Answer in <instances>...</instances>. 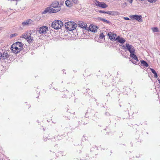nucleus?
Instances as JSON below:
<instances>
[{
    "instance_id": "f257e3e1",
    "label": "nucleus",
    "mask_w": 160,
    "mask_h": 160,
    "mask_svg": "<svg viewBox=\"0 0 160 160\" xmlns=\"http://www.w3.org/2000/svg\"><path fill=\"white\" fill-rule=\"evenodd\" d=\"M23 45L20 42H17L13 44L11 47V49L13 52L18 53L23 49Z\"/></svg>"
},
{
    "instance_id": "f03ea898",
    "label": "nucleus",
    "mask_w": 160,
    "mask_h": 160,
    "mask_svg": "<svg viewBox=\"0 0 160 160\" xmlns=\"http://www.w3.org/2000/svg\"><path fill=\"white\" fill-rule=\"evenodd\" d=\"M65 28L68 30L72 31L75 29L77 25L73 22H69L66 23L65 24Z\"/></svg>"
},
{
    "instance_id": "7ed1b4c3",
    "label": "nucleus",
    "mask_w": 160,
    "mask_h": 160,
    "mask_svg": "<svg viewBox=\"0 0 160 160\" xmlns=\"http://www.w3.org/2000/svg\"><path fill=\"white\" fill-rule=\"evenodd\" d=\"M63 25V22L61 21L58 20L53 22L51 27L54 29L58 30L60 29Z\"/></svg>"
},
{
    "instance_id": "20e7f679",
    "label": "nucleus",
    "mask_w": 160,
    "mask_h": 160,
    "mask_svg": "<svg viewBox=\"0 0 160 160\" xmlns=\"http://www.w3.org/2000/svg\"><path fill=\"white\" fill-rule=\"evenodd\" d=\"M61 9L60 7H58L57 9H54L51 7H48L45 9L43 13H45L47 12L50 13H55L60 11Z\"/></svg>"
},
{
    "instance_id": "39448f33",
    "label": "nucleus",
    "mask_w": 160,
    "mask_h": 160,
    "mask_svg": "<svg viewBox=\"0 0 160 160\" xmlns=\"http://www.w3.org/2000/svg\"><path fill=\"white\" fill-rule=\"evenodd\" d=\"M94 2L95 5L102 8H104L108 7L107 5L103 2H99L97 0H95Z\"/></svg>"
},
{
    "instance_id": "423d86ee",
    "label": "nucleus",
    "mask_w": 160,
    "mask_h": 160,
    "mask_svg": "<svg viewBox=\"0 0 160 160\" xmlns=\"http://www.w3.org/2000/svg\"><path fill=\"white\" fill-rule=\"evenodd\" d=\"M125 49H127L129 51L130 54L132 53H135V50L134 47L128 43H126V46H123Z\"/></svg>"
},
{
    "instance_id": "0eeeda50",
    "label": "nucleus",
    "mask_w": 160,
    "mask_h": 160,
    "mask_svg": "<svg viewBox=\"0 0 160 160\" xmlns=\"http://www.w3.org/2000/svg\"><path fill=\"white\" fill-rule=\"evenodd\" d=\"M48 30V27L47 26H43L39 28L38 31L40 34H45L47 33Z\"/></svg>"
},
{
    "instance_id": "6e6552de",
    "label": "nucleus",
    "mask_w": 160,
    "mask_h": 160,
    "mask_svg": "<svg viewBox=\"0 0 160 160\" xmlns=\"http://www.w3.org/2000/svg\"><path fill=\"white\" fill-rule=\"evenodd\" d=\"M129 17L131 18L136 20L138 22H142V17L141 15H132L129 16Z\"/></svg>"
},
{
    "instance_id": "1a4fd4ad",
    "label": "nucleus",
    "mask_w": 160,
    "mask_h": 160,
    "mask_svg": "<svg viewBox=\"0 0 160 160\" xmlns=\"http://www.w3.org/2000/svg\"><path fill=\"white\" fill-rule=\"evenodd\" d=\"M28 35L27 36L26 39L29 43L32 42L33 40V38L31 36L32 33V31L30 30L27 32Z\"/></svg>"
},
{
    "instance_id": "9d476101",
    "label": "nucleus",
    "mask_w": 160,
    "mask_h": 160,
    "mask_svg": "<svg viewBox=\"0 0 160 160\" xmlns=\"http://www.w3.org/2000/svg\"><path fill=\"white\" fill-rule=\"evenodd\" d=\"M78 26L84 29H85L87 30H89V28H88V27H87V24L83 22H79L78 23Z\"/></svg>"
},
{
    "instance_id": "9b49d317",
    "label": "nucleus",
    "mask_w": 160,
    "mask_h": 160,
    "mask_svg": "<svg viewBox=\"0 0 160 160\" xmlns=\"http://www.w3.org/2000/svg\"><path fill=\"white\" fill-rule=\"evenodd\" d=\"M32 22L33 21L32 20L30 19H28L22 22V25L23 27L27 26L30 25Z\"/></svg>"
},
{
    "instance_id": "f8f14e48",
    "label": "nucleus",
    "mask_w": 160,
    "mask_h": 160,
    "mask_svg": "<svg viewBox=\"0 0 160 160\" xmlns=\"http://www.w3.org/2000/svg\"><path fill=\"white\" fill-rule=\"evenodd\" d=\"M135 53H132L130 54V57L132 58L134 60V62H132L133 63L135 64H137L138 62V59L137 57L135 54Z\"/></svg>"
},
{
    "instance_id": "ddd939ff",
    "label": "nucleus",
    "mask_w": 160,
    "mask_h": 160,
    "mask_svg": "<svg viewBox=\"0 0 160 160\" xmlns=\"http://www.w3.org/2000/svg\"><path fill=\"white\" fill-rule=\"evenodd\" d=\"M108 35L111 40H115V39L116 38V37L117 36V34L115 33H112L111 32H109L108 33Z\"/></svg>"
},
{
    "instance_id": "4468645a",
    "label": "nucleus",
    "mask_w": 160,
    "mask_h": 160,
    "mask_svg": "<svg viewBox=\"0 0 160 160\" xmlns=\"http://www.w3.org/2000/svg\"><path fill=\"white\" fill-rule=\"evenodd\" d=\"M59 2L58 1H55L53 2L51 4L50 6L55 8L57 9L58 7H60L61 6H59Z\"/></svg>"
},
{
    "instance_id": "2eb2a0df",
    "label": "nucleus",
    "mask_w": 160,
    "mask_h": 160,
    "mask_svg": "<svg viewBox=\"0 0 160 160\" xmlns=\"http://www.w3.org/2000/svg\"><path fill=\"white\" fill-rule=\"evenodd\" d=\"M88 28H89V30H90V31H91L93 32H97V27L96 26H92V25H91V27H88Z\"/></svg>"
},
{
    "instance_id": "dca6fc26",
    "label": "nucleus",
    "mask_w": 160,
    "mask_h": 160,
    "mask_svg": "<svg viewBox=\"0 0 160 160\" xmlns=\"http://www.w3.org/2000/svg\"><path fill=\"white\" fill-rule=\"evenodd\" d=\"M115 40H117L121 43H123L125 42V40L124 39L122 38H120L119 36H118L115 39Z\"/></svg>"
},
{
    "instance_id": "f3484780",
    "label": "nucleus",
    "mask_w": 160,
    "mask_h": 160,
    "mask_svg": "<svg viewBox=\"0 0 160 160\" xmlns=\"http://www.w3.org/2000/svg\"><path fill=\"white\" fill-rule=\"evenodd\" d=\"M65 3L67 6L69 7H71L72 6V4L69 0H66L65 2Z\"/></svg>"
},
{
    "instance_id": "a211bd4d",
    "label": "nucleus",
    "mask_w": 160,
    "mask_h": 160,
    "mask_svg": "<svg viewBox=\"0 0 160 160\" xmlns=\"http://www.w3.org/2000/svg\"><path fill=\"white\" fill-rule=\"evenodd\" d=\"M8 54L7 52H4L3 54H2V59H5L8 58Z\"/></svg>"
},
{
    "instance_id": "6ab92c4d",
    "label": "nucleus",
    "mask_w": 160,
    "mask_h": 160,
    "mask_svg": "<svg viewBox=\"0 0 160 160\" xmlns=\"http://www.w3.org/2000/svg\"><path fill=\"white\" fill-rule=\"evenodd\" d=\"M141 63L142 64V66L144 67H147L148 65L147 63L144 60H142L140 61Z\"/></svg>"
},
{
    "instance_id": "aec40b11",
    "label": "nucleus",
    "mask_w": 160,
    "mask_h": 160,
    "mask_svg": "<svg viewBox=\"0 0 160 160\" xmlns=\"http://www.w3.org/2000/svg\"><path fill=\"white\" fill-rule=\"evenodd\" d=\"M151 72L154 74V77L156 78H158L157 74L154 69L152 68L150 69Z\"/></svg>"
},
{
    "instance_id": "412c9836",
    "label": "nucleus",
    "mask_w": 160,
    "mask_h": 160,
    "mask_svg": "<svg viewBox=\"0 0 160 160\" xmlns=\"http://www.w3.org/2000/svg\"><path fill=\"white\" fill-rule=\"evenodd\" d=\"M152 29L154 32H159V30L157 27L152 28Z\"/></svg>"
},
{
    "instance_id": "4be33fe9",
    "label": "nucleus",
    "mask_w": 160,
    "mask_h": 160,
    "mask_svg": "<svg viewBox=\"0 0 160 160\" xmlns=\"http://www.w3.org/2000/svg\"><path fill=\"white\" fill-rule=\"evenodd\" d=\"M114 12L113 11H108L106 12V13H107L109 15H114Z\"/></svg>"
},
{
    "instance_id": "5701e85b",
    "label": "nucleus",
    "mask_w": 160,
    "mask_h": 160,
    "mask_svg": "<svg viewBox=\"0 0 160 160\" xmlns=\"http://www.w3.org/2000/svg\"><path fill=\"white\" fill-rule=\"evenodd\" d=\"M28 35L27 32H26V33H25L23 34L22 36H21V38H25L26 39L27 36Z\"/></svg>"
},
{
    "instance_id": "b1692460",
    "label": "nucleus",
    "mask_w": 160,
    "mask_h": 160,
    "mask_svg": "<svg viewBox=\"0 0 160 160\" xmlns=\"http://www.w3.org/2000/svg\"><path fill=\"white\" fill-rule=\"evenodd\" d=\"M105 36L103 34V33H102L100 34L99 38L101 39H103L104 38Z\"/></svg>"
},
{
    "instance_id": "393cba45",
    "label": "nucleus",
    "mask_w": 160,
    "mask_h": 160,
    "mask_svg": "<svg viewBox=\"0 0 160 160\" xmlns=\"http://www.w3.org/2000/svg\"><path fill=\"white\" fill-rule=\"evenodd\" d=\"M72 1L74 3L76 4H78L79 3V1L78 0H72Z\"/></svg>"
},
{
    "instance_id": "a878e982",
    "label": "nucleus",
    "mask_w": 160,
    "mask_h": 160,
    "mask_svg": "<svg viewBox=\"0 0 160 160\" xmlns=\"http://www.w3.org/2000/svg\"><path fill=\"white\" fill-rule=\"evenodd\" d=\"M102 21L104 22H105L107 23H109V21L106 20V19H104L103 18V19H102Z\"/></svg>"
},
{
    "instance_id": "bb28decb",
    "label": "nucleus",
    "mask_w": 160,
    "mask_h": 160,
    "mask_svg": "<svg viewBox=\"0 0 160 160\" xmlns=\"http://www.w3.org/2000/svg\"><path fill=\"white\" fill-rule=\"evenodd\" d=\"M103 19V18H100V17H99L97 18V20H98V21H102Z\"/></svg>"
},
{
    "instance_id": "cd10ccee",
    "label": "nucleus",
    "mask_w": 160,
    "mask_h": 160,
    "mask_svg": "<svg viewBox=\"0 0 160 160\" xmlns=\"http://www.w3.org/2000/svg\"><path fill=\"white\" fill-rule=\"evenodd\" d=\"M99 12L100 13H106V12L103 11L102 10H99Z\"/></svg>"
},
{
    "instance_id": "c85d7f7f",
    "label": "nucleus",
    "mask_w": 160,
    "mask_h": 160,
    "mask_svg": "<svg viewBox=\"0 0 160 160\" xmlns=\"http://www.w3.org/2000/svg\"><path fill=\"white\" fill-rule=\"evenodd\" d=\"M124 19L126 20H129L130 19L128 18V17H124Z\"/></svg>"
},
{
    "instance_id": "c756f323",
    "label": "nucleus",
    "mask_w": 160,
    "mask_h": 160,
    "mask_svg": "<svg viewBox=\"0 0 160 160\" xmlns=\"http://www.w3.org/2000/svg\"><path fill=\"white\" fill-rule=\"evenodd\" d=\"M17 34H12L11 35V37H12L13 36H16V35Z\"/></svg>"
},
{
    "instance_id": "7c9ffc66",
    "label": "nucleus",
    "mask_w": 160,
    "mask_h": 160,
    "mask_svg": "<svg viewBox=\"0 0 160 160\" xmlns=\"http://www.w3.org/2000/svg\"><path fill=\"white\" fill-rule=\"evenodd\" d=\"M148 2H153V0H147Z\"/></svg>"
},
{
    "instance_id": "2f4dec72",
    "label": "nucleus",
    "mask_w": 160,
    "mask_h": 160,
    "mask_svg": "<svg viewBox=\"0 0 160 160\" xmlns=\"http://www.w3.org/2000/svg\"><path fill=\"white\" fill-rule=\"evenodd\" d=\"M130 3H132L133 0H127Z\"/></svg>"
},
{
    "instance_id": "473e14b6",
    "label": "nucleus",
    "mask_w": 160,
    "mask_h": 160,
    "mask_svg": "<svg viewBox=\"0 0 160 160\" xmlns=\"http://www.w3.org/2000/svg\"><path fill=\"white\" fill-rule=\"evenodd\" d=\"M2 54L1 52H0V59L2 58Z\"/></svg>"
},
{
    "instance_id": "72a5a7b5",
    "label": "nucleus",
    "mask_w": 160,
    "mask_h": 160,
    "mask_svg": "<svg viewBox=\"0 0 160 160\" xmlns=\"http://www.w3.org/2000/svg\"><path fill=\"white\" fill-rule=\"evenodd\" d=\"M158 82L159 83H160V80H158Z\"/></svg>"
},
{
    "instance_id": "f704fd0d",
    "label": "nucleus",
    "mask_w": 160,
    "mask_h": 160,
    "mask_svg": "<svg viewBox=\"0 0 160 160\" xmlns=\"http://www.w3.org/2000/svg\"><path fill=\"white\" fill-rule=\"evenodd\" d=\"M156 0H153V2H155Z\"/></svg>"
},
{
    "instance_id": "c9c22d12",
    "label": "nucleus",
    "mask_w": 160,
    "mask_h": 160,
    "mask_svg": "<svg viewBox=\"0 0 160 160\" xmlns=\"http://www.w3.org/2000/svg\"><path fill=\"white\" fill-rule=\"evenodd\" d=\"M29 106H28V108L30 107V105H29Z\"/></svg>"
},
{
    "instance_id": "e433bc0d",
    "label": "nucleus",
    "mask_w": 160,
    "mask_h": 160,
    "mask_svg": "<svg viewBox=\"0 0 160 160\" xmlns=\"http://www.w3.org/2000/svg\"><path fill=\"white\" fill-rule=\"evenodd\" d=\"M125 4H126V3H125Z\"/></svg>"
}]
</instances>
